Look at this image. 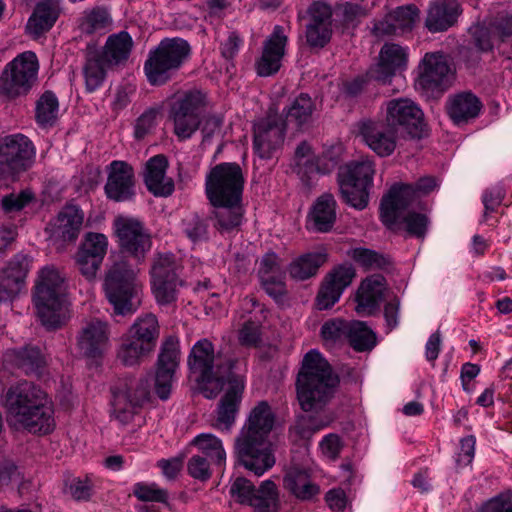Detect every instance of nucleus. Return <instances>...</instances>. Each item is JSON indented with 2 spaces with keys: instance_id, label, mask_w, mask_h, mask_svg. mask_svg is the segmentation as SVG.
I'll return each mask as SVG.
<instances>
[{
  "instance_id": "obj_1",
  "label": "nucleus",
  "mask_w": 512,
  "mask_h": 512,
  "mask_svg": "<svg viewBox=\"0 0 512 512\" xmlns=\"http://www.w3.org/2000/svg\"><path fill=\"white\" fill-rule=\"evenodd\" d=\"M274 425V414L266 401L259 402L236 438L235 448L240 463L256 476H262L275 464L267 437Z\"/></svg>"
},
{
  "instance_id": "obj_2",
  "label": "nucleus",
  "mask_w": 512,
  "mask_h": 512,
  "mask_svg": "<svg viewBox=\"0 0 512 512\" xmlns=\"http://www.w3.org/2000/svg\"><path fill=\"white\" fill-rule=\"evenodd\" d=\"M7 420L31 433L47 434L55 426L54 410L48 395L28 381L10 386L3 400Z\"/></svg>"
},
{
  "instance_id": "obj_3",
  "label": "nucleus",
  "mask_w": 512,
  "mask_h": 512,
  "mask_svg": "<svg viewBox=\"0 0 512 512\" xmlns=\"http://www.w3.org/2000/svg\"><path fill=\"white\" fill-rule=\"evenodd\" d=\"M339 382L322 354L312 349L303 358L297 377V397L305 412H319L332 399Z\"/></svg>"
},
{
  "instance_id": "obj_4",
  "label": "nucleus",
  "mask_w": 512,
  "mask_h": 512,
  "mask_svg": "<svg viewBox=\"0 0 512 512\" xmlns=\"http://www.w3.org/2000/svg\"><path fill=\"white\" fill-rule=\"evenodd\" d=\"M188 364L207 399L215 398L224 388L225 380L238 373V361L229 353L220 351L215 355L213 344L208 339H201L193 345Z\"/></svg>"
},
{
  "instance_id": "obj_5",
  "label": "nucleus",
  "mask_w": 512,
  "mask_h": 512,
  "mask_svg": "<svg viewBox=\"0 0 512 512\" xmlns=\"http://www.w3.org/2000/svg\"><path fill=\"white\" fill-rule=\"evenodd\" d=\"M65 277L54 266H45L38 273L35 285L34 305L37 316L47 329H56L65 319Z\"/></svg>"
},
{
  "instance_id": "obj_6",
  "label": "nucleus",
  "mask_w": 512,
  "mask_h": 512,
  "mask_svg": "<svg viewBox=\"0 0 512 512\" xmlns=\"http://www.w3.org/2000/svg\"><path fill=\"white\" fill-rule=\"evenodd\" d=\"M191 46L180 37L164 38L152 50L144 63L148 82L161 86L174 78L179 70L189 61Z\"/></svg>"
},
{
  "instance_id": "obj_7",
  "label": "nucleus",
  "mask_w": 512,
  "mask_h": 512,
  "mask_svg": "<svg viewBox=\"0 0 512 512\" xmlns=\"http://www.w3.org/2000/svg\"><path fill=\"white\" fill-rule=\"evenodd\" d=\"M160 336V324L153 313L139 315L122 337L117 359L125 366L139 365L156 348Z\"/></svg>"
},
{
  "instance_id": "obj_8",
  "label": "nucleus",
  "mask_w": 512,
  "mask_h": 512,
  "mask_svg": "<svg viewBox=\"0 0 512 512\" xmlns=\"http://www.w3.org/2000/svg\"><path fill=\"white\" fill-rule=\"evenodd\" d=\"M104 291L117 315L133 314L140 306L141 286L137 272L125 261L116 262L109 268Z\"/></svg>"
},
{
  "instance_id": "obj_9",
  "label": "nucleus",
  "mask_w": 512,
  "mask_h": 512,
  "mask_svg": "<svg viewBox=\"0 0 512 512\" xmlns=\"http://www.w3.org/2000/svg\"><path fill=\"white\" fill-rule=\"evenodd\" d=\"M205 110L206 96L200 90L182 91L172 96L168 118L178 140H188L196 133L202 125Z\"/></svg>"
},
{
  "instance_id": "obj_10",
  "label": "nucleus",
  "mask_w": 512,
  "mask_h": 512,
  "mask_svg": "<svg viewBox=\"0 0 512 512\" xmlns=\"http://www.w3.org/2000/svg\"><path fill=\"white\" fill-rule=\"evenodd\" d=\"M36 150L32 141L21 133L0 138V186L15 182L34 163Z\"/></svg>"
},
{
  "instance_id": "obj_11",
  "label": "nucleus",
  "mask_w": 512,
  "mask_h": 512,
  "mask_svg": "<svg viewBox=\"0 0 512 512\" xmlns=\"http://www.w3.org/2000/svg\"><path fill=\"white\" fill-rule=\"evenodd\" d=\"M245 176L235 162L217 164L207 173L205 192L210 204L242 201Z\"/></svg>"
},
{
  "instance_id": "obj_12",
  "label": "nucleus",
  "mask_w": 512,
  "mask_h": 512,
  "mask_svg": "<svg viewBox=\"0 0 512 512\" xmlns=\"http://www.w3.org/2000/svg\"><path fill=\"white\" fill-rule=\"evenodd\" d=\"M111 417L120 425L130 424L149 401V382L144 378H128L112 388Z\"/></svg>"
},
{
  "instance_id": "obj_13",
  "label": "nucleus",
  "mask_w": 512,
  "mask_h": 512,
  "mask_svg": "<svg viewBox=\"0 0 512 512\" xmlns=\"http://www.w3.org/2000/svg\"><path fill=\"white\" fill-rule=\"evenodd\" d=\"M181 272V263L171 253L158 254L154 259L150 271L151 289L159 305H170L177 300L179 288L184 284Z\"/></svg>"
},
{
  "instance_id": "obj_14",
  "label": "nucleus",
  "mask_w": 512,
  "mask_h": 512,
  "mask_svg": "<svg viewBox=\"0 0 512 512\" xmlns=\"http://www.w3.org/2000/svg\"><path fill=\"white\" fill-rule=\"evenodd\" d=\"M437 186L436 179L431 176L420 178L415 186L410 184H396L391 187L388 194L383 197L380 206V217L384 225L391 228L402 210L411 207L420 195H426Z\"/></svg>"
},
{
  "instance_id": "obj_15",
  "label": "nucleus",
  "mask_w": 512,
  "mask_h": 512,
  "mask_svg": "<svg viewBox=\"0 0 512 512\" xmlns=\"http://www.w3.org/2000/svg\"><path fill=\"white\" fill-rule=\"evenodd\" d=\"M35 53L24 52L10 61L0 75V95L12 99L27 94L37 80Z\"/></svg>"
},
{
  "instance_id": "obj_16",
  "label": "nucleus",
  "mask_w": 512,
  "mask_h": 512,
  "mask_svg": "<svg viewBox=\"0 0 512 512\" xmlns=\"http://www.w3.org/2000/svg\"><path fill=\"white\" fill-rule=\"evenodd\" d=\"M384 122L397 133L421 137L425 122L421 108L411 99L396 98L384 103Z\"/></svg>"
},
{
  "instance_id": "obj_17",
  "label": "nucleus",
  "mask_w": 512,
  "mask_h": 512,
  "mask_svg": "<svg viewBox=\"0 0 512 512\" xmlns=\"http://www.w3.org/2000/svg\"><path fill=\"white\" fill-rule=\"evenodd\" d=\"M285 131V121L277 113L269 111L254 125V152L261 159L273 158L283 145Z\"/></svg>"
},
{
  "instance_id": "obj_18",
  "label": "nucleus",
  "mask_w": 512,
  "mask_h": 512,
  "mask_svg": "<svg viewBox=\"0 0 512 512\" xmlns=\"http://www.w3.org/2000/svg\"><path fill=\"white\" fill-rule=\"evenodd\" d=\"M121 249L140 260L151 249V237L143 224L132 217L118 216L114 223Z\"/></svg>"
},
{
  "instance_id": "obj_19",
  "label": "nucleus",
  "mask_w": 512,
  "mask_h": 512,
  "mask_svg": "<svg viewBox=\"0 0 512 512\" xmlns=\"http://www.w3.org/2000/svg\"><path fill=\"white\" fill-rule=\"evenodd\" d=\"M244 389L245 380L239 373L230 376L225 380V385L222 389L225 393L216 410V418L212 424L214 428L227 432L231 430L239 412Z\"/></svg>"
},
{
  "instance_id": "obj_20",
  "label": "nucleus",
  "mask_w": 512,
  "mask_h": 512,
  "mask_svg": "<svg viewBox=\"0 0 512 512\" xmlns=\"http://www.w3.org/2000/svg\"><path fill=\"white\" fill-rule=\"evenodd\" d=\"M420 69L418 83L425 90L443 91L452 83L453 70L447 56L441 52L426 53Z\"/></svg>"
},
{
  "instance_id": "obj_21",
  "label": "nucleus",
  "mask_w": 512,
  "mask_h": 512,
  "mask_svg": "<svg viewBox=\"0 0 512 512\" xmlns=\"http://www.w3.org/2000/svg\"><path fill=\"white\" fill-rule=\"evenodd\" d=\"M179 357L178 340L168 337L161 345L155 378V390L162 400H166L170 396L174 373L179 365Z\"/></svg>"
},
{
  "instance_id": "obj_22",
  "label": "nucleus",
  "mask_w": 512,
  "mask_h": 512,
  "mask_svg": "<svg viewBox=\"0 0 512 512\" xmlns=\"http://www.w3.org/2000/svg\"><path fill=\"white\" fill-rule=\"evenodd\" d=\"M107 174L104 190L108 199L115 202H125L134 198L135 175L130 164L125 161L114 160L108 165Z\"/></svg>"
},
{
  "instance_id": "obj_23",
  "label": "nucleus",
  "mask_w": 512,
  "mask_h": 512,
  "mask_svg": "<svg viewBox=\"0 0 512 512\" xmlns=\"http://www.w3.org/2000/svg\"><path fill=\"white\" fill-rule=\"evenodd\" d=\"M365 144L380 157L390 156L396 149L397 132L385 122L363 119L357 124Z\"/></svg>"
},
{
  "instance_id": "obj_24",
  "label": "nucleus",
  "mask_w": 512,
  "mask_h": 512,
  "mask_svg": "<svg viewBox=\"0 0 512 512\" xmlns=\"http://www.w3.org/2000/svg\"><path fill=\"white\" fill-rule=\"evenodd\" d=\"M408 49L396 43H386L379 52L378 63L368 71V77L383 84L391 81L407 66Z\"/></svg>"
},
{
  "instance_id": "obj_25",
  "label": "nucleus",
  "mask_w": 512,
  "mask_h": 512,
  "mask_svg": "<svg viewBox=\"0 0 512 512\" xmlns=\"http://www.w3.org/2000/svg\"><path fill=\"white\" fill-rule=\"evenodd\" d=\"M355 270L351 265H339L324 278L316 297L319 310H326L337 303L344 290L352 283Z\"/></svg>"
},
{
  "instance_id": "obj_26",
  "label": "nucleus",
  "mask_w": 512,
  "mask_h": 512,
  "mask_svg": "<svg viewBox=\"0 0 512 512\" xmlns=\"http://www.w3.org/2000/svg\"><path fill=\"white\" fill-rule=\"evenodd\" d=\"M110 330L106 322L99 319L87 321L77 336L79 351L88 358H98L109 347Z\"/></svg>"
},
{
  "instance_id": "obj_27",
  "label": "nucleus",
  "mask_w": 512,
  "mask_h": 512,
  "mask_svg": "<svg viewBox=\"0 0 512 512\" xmlns=\"http://www.w3.org/2000/svg\"><path fill=\"white\" fill-rule=\"evenodd\" d=\"M288 37L282 26L276 25L272 34L265 40L261 57L257 60L256 72L261 77H268L281 67Z\"/></svg>"
},
{
  "instance_id": "obj_28",
  "label": "nucleus",
  "mask_w": 512,
  "mask_h": 512,
  "mask_svg": "<svg viewBox=\"0 0 512 512\" xmlns=\"http://www.w3.org/2000/svg\"><path fill=\"white\" fill-rule=\"evenodd\" d=\"M387 290L386 279L381 274L365 278L356 293V312L361 316H371L378 311Z\"/></svg>"
},
{
  "instance_id": "obj_29",
  "label": "nucleus",
  "mask_w": 512,
  "mask_h": 512,
  "mask_svg": "<svg viewBox=\"0 0 512 512\" xmlns=\"http://www.w3.org/2000/svg\"><path fill=\"white\" fill-rule=\"evenodd\" d=\"M460 14L457 0H433L427 10L425 27L432 33L446 31L456 24Z\"/></svg>"
},
{
  "instance_id": "obj_30",
  "label": "nucleus",
  "mask_w": 512,
  "mask_h": 512,
  "mask_svg": "<svg viewBox=\"0 0 512 512\" xmlns=\"http://www.w3.org/2000/svg\"><path fill=\"white\" fill-rule=\"evenodd\" d=\"M29 270V259L26 255H16L0 275V302L17 295L24 285Z\"/></svg>"
},
{
  "instance_id": "obj_31",
  "label": "nucleus",
  "mask_w": 512,
  "mask_h": 512,
  "mask_svg": "<svg viewBox=\"0 0 512 512\" xmlns=\"http://www.w3.org/2000/svg\"><path fill=\"white\" fill-rule=\"evenodd\" d=\"M168 161L164 155L151 157L145 165L144 182L155 196L167 197L174 191L173 180L166 176Z\"/></svg>"
},
{
  "instance_id": "obj_32",
  "label": "nucleus",
  "mask_w": 512,
  "mask_h": 512,
  "mask_svg": "<svg viewBox=\"0 0 512 512\" xmlns=\"http://www.w3.org/2000/svg\"><path fill=\"white\" fill-rule=\"evenodd\" d=\"M84 215L81 209L67 205L57 214L52 223V235L64 242L75 241L82 228Z\"/></svg>"
},
{
  "instance_id": "obj_33",
  "label": "nucleus",
  "mask_w": 512,
  "mask_h": 512,
  "mask_svg": "<svg viewBox=\"0 0 512 512\" xmlns=\"http://www.w3.org/2000/svg\"><path fill=\"white\" fill-rule=\"evenodd\" d=\"M336 221V201L331 194L317 198L308 215V228L325 233L332 229Z\"/></svg>"
},
{
  "instance_id": "obj_34",
  "label": "nucleus",
  "mask_w": 512,
  "mask_h": 512,
  "mask_svg": "<svg viewBox=\"0 0 512 512\" xmlns=\"http://www.w3.org/2000/svg\"><path fill=\"white\" fill-rule=\"evenodd\" d=\"M214 207L212 213L213 226L221 234L238 230L244 218L242 201L211 204Z\"/></svg>"
},
{
  "instance_id": "obj_35",
  "label": "nucleus",
  "mask_w": 512,
  "mask_h": 512,
  "mask_svg": "<svg viewBox=\"0 0 512 512\" xmlns=\"http://www.w3.org/2000/svg\"><path fill=\"white\" fill-rule=\"evenodd\" d=\"M482 104L471 92H462L448 98L446 109L451 120L459 125L478 116Z\"/></svg>"
},
{
  "instance_id": "obj_36",
  "label": "nucleus",
  "mask_w": 512,
  "mask_h": 512,
  "mask_svg": "<svg viewBox=\"0 0 512 512\" xmlns=\"http://www.w3.org/2000/svg\"><path fill=\"white\" fill-rule=\"evenodd\" d=\"M57 0H47L37 4L33 14L27 22V30L34 38H38L49 31L59 17Z\"/></svg>"
},
{
  "instance_id": "obj_37",
  "label": "nucleus",
  "mask_w": 512,
  "mask_h": 512,
  "mask_svg": "<svg viewBox=\"0 0 512 512\" xmlns=\"http://www.w3.org/2000/svg\"><path fill=\"white\" fill-rule=\"evenodd\" d=\"M133 47V40L128 32L120 31L110 35L101 52L97 54L107 65H119L127 61Z\"/></svg>"
},
{
  "instance_id": "obj_38",
  "label": "nucleus",
  "mask_w": 512,
  "mask_h": 512,
  "mask_svg": "<svg viewBox=\"0 0 512 512\" xmlns=\"http://www.w3.org/2000/svg\"><path fill=\"white\" fill-rule=\"evenodd\" d=\"M283 486L293 496L300 500H310L319 493V486L315 484L306 470L291 468L284 476Z\"/></svg>"
},
{
  "instance_id": "obj_39",
  "label": "nucleus",
  "mask_w": 512,
  "mask_h": 512,
  "mask_svg": "<svg viewBox=\"0 0 512 512\" xmlns=\"http://www.w3.org/2000/svg\"><path fill=\"white\" fill-rule=\"evenodd\" d=\"M327 261L322 251L309 252L295 258L288 266V273L295 280H307L315 276L319 268Z\"/></svg>"
},
{
  "instance_id": "obj_40",
  "label": "nucleus",
  "mask_w": 512,
  "mask_h": 512,
  "mask_svg": "<svg viewBox=\"0 0 512 512\" xmlns=\"http://www.w3.org/2000/svg\"><path fill=\"white\" fill-rule=\"evenodd\" d=\"M375 173L374 163L369 157H360L357 160L349 162L339 172V182H350L372 186Z\"/></svg>"
},
{
  "instance_id": "obj_41",
  "label": "nucleus",
  "mask_w": 512,
  "mask_h": 512,
  "mask_svg": "<svg viewBox=\"0 0 512 512\" xmlns=\"http://www.w3.org/2000/svg\"><path fill=\"white\" fill-rule=\"evenodd\" d=\"M6 360L15 364L26 374L39 372L45 364L44 356L39 348L33 346L7 352Z\"/></svg>"
},
{
  "instance_id": "obj_42",
  "label": "nucleus",
  "mask_w": 512,
  "mask_h": 512,
  "mask_svg": "<svg viewBox=\"0 0 512 512\" xmlns=\"http://www.w3.org/2000/svg\"><path fill=\"white\" fill-rule=\"evenodd\" d=\"M279 504V491L276 484L268 479L254 488L249 506L257 512H276Z\"/></svg>"
},
{
  "instance_id": "obj_43",
  "label": "nucleus",
  "mask_w": 512,
  "mask_h": 512,
  "mask_svg": "<svg viewBox=\"0 0 512 512\" xmlns=\"http://www.w3.org/2000/svg\"><path fill=\"white\" fill-rule=\"evenodd\" d=\"M59 116V101L55 93L45 91L36 101L35 120L40 127H52Z\"/></svg>"
},
{
  "instance_id": "obj_44",
  "label": "nucleus",
  "mask_w": 512,
  "mask_h": 512,
  "mask_svg": "<svg viewBox=\"0 0 512 512\" xmlns=\"http://www.w3.org/2000/svg\"><path fill=\"white\" fill-rule=\"evenodd\" d=\"M111 67L97 54L89 55L83 66L85 89L88 93L95 92L104 83L107 69Z\"/></svg>"
},
{
  "instance_id": "obj_45",
  "label": "nucleus",
  "mask_w": 512,
  "mask_h": 512,
  "mask_svg": "<svg viewBox=\"0 0 512 512\" xmlns=\"http://www.w3.org/2000/svg\"><path fill=\"white\" fill-rule=\"evenodd\" d=\"M111 24L112 18L109 12L101 7L85 10L79 20V28L85 34L105 32Z\"/></svg>"
},
{
  "instance_id": "obj_46",
  "label": "nucleus",
  "mask_w": 512,
  "mask_h": 512,
  "mask_svg": "<svg viewBox=\"0 0 512 512\" xmlns=\"http://www.w3.org/2000/svg\"><path fill=\"white\" fill-rule=\"evenodd\" d=\"M315 104L308 94H300L296 97L286 111V121L297 127L308 124L312 119Z\"/></svg>"
},
{
  "instance_id": "obj_47",
  "label": "nucleus",
  "mask_w": 512,
  "mask_h": 512,
  "mask_svg": "<svg viewBox=\"0 0 512 512\" xmlns=\"http://www.w3.org/2000/svg\"><path fill=\"white\" fill-rule=\"evenodd\" d=\"M192 444L210 460L221 466L226 461V452L222 441L211 433H202L194 437Z\"/></svg>"
},
{
  "instance_id": "obj_48",
  "label": "nucleus",
  "mask_w": 512,
  "mask_h": 512,
  "mask_svg": "<svg viewBox=\"0 0 512 512\" xmlns=\"http://www.w3.org/2000/svg\"><path fill=\"white\" fill-rule=\"evenodd\" d=\"M347 340L359 352L371 350L376 345L374 332L363 321H350Z\"/></svg>"
},
{
  "instance_id": "obj_49",
  "label": "nucleus",
  "mask_w": 512,
  "mask_h": 512,
  "mask_svg": "<svg viewBox=\"0 0 512 512\" xmlns=\"http://www.w3.org/2000/svg\"><path fill=\"white\" fill-rule=\"evenodd\" d=\"M339 186L342 198L346 203L359 210L367 206L370 186L351 184L350 182H339Z\"/></svg>"
},
{
  "instance_id": "obj_50",
  "label": "nucleus",
  "mask_w": 512,
  "mask_h": 512,
  "mask_svg": "<svg viewBox=\"0 0 512 512\" xmlns=\"http://www.w3.org/2000/svg\"><path fill=\"white\" fill-rule=\"evenodd\" d=\"M390 13L398 34L411 31L420 15L419 9L413 4L399 6Z\"/></svg>"
},
{
  "instance_id": "obj_51",
  "label": "nucleus",
  "mask_w": 512,
  "mask_h": 512,
  "mask_svg": "<svg viewBox=\"0 0 512 512\" xmlns=\"http://www.w3.org/2000/svg\"><path fill=\"white\" fill-rule=\"evenodd\" d=\"M133 494L142 502H156L168 505L169 493L152 482H138L133 485Z\"/></svg>"
},
{
  "instance_id": "obj_52",
  "label": "nucleus",
  "mask_w": 512,
  "mask_h": 512,
  "mask_svg": "<svg viewBox=\"0 0 512 512\" xmlns=\"http://www.w3.org/2000/svg\"><path fill=\"white\" fill-rule=\"evenodd\" d=\"M182 230L194 243L208 238V225L204 219L195 213L187 215L182 220Z\"/></svg>"
},
{
  "instance_id": "obj_53",
  "label": "nucleus",
  "mask_w": 512,
  "mask_h": 512,
  "mask_svg": "<svg viewBox=\"0 0 512 512\" xmlns=\"http://www.w3.org/2000/svg\"><path fill=\"white\" fill-rule=\"evenodd\" d=\"M348 255L366 269H382L388 264L383 255L366 248H354Z\"/></svg>"
},
{
  "instance_id": "obj_54",
  "label": "nucleus",
  "mask_w": 512,
  "mask_h": 512,
  "mask_svg": "<svg viewBox=\"0 0 512 512\" xmlns=\"http://www.w3.org/2000/svg\"><path fill=\"white\" fill-rule=\"evenodd\" d=\"M350 329V321H344L339 318L330 319L321 327V337L327 343H336L342 339H347Z\"/></svg>"
},
{
  "instance_id": "obj_55",
  "label": "nucleus",
  "mask_w": 512,
  "mask_h": 512,
  "mask_svg": "<svg viewBox=\"0 0 512 512\" xmlns=\"http://www.w3.org/2000/svg\"><path fill=\"white\" fill-rule=\"evenodd\" d=\"M405 212L406 210H402L400 217L397 218L393 225L398 221H402L410 235L423 238L427 230L428 218L421 213Z\"/></svg>"
},
{
  "instance_id": "obj_56",
  "label": "nucleus",
  "mask_w": 512,
  "mask_h": 512,
  "mask_svg": "<svg viewBox=\"0 0 512 512\" xmlns=\"http://www.w3.org/2000/svg\"><path fill=\"white\" fill-rule=\"evenodd\" d=\"M107 248L108 239L104 234L89 232L79 249L103 261Z\"/></svg>"
},
{
  "instance_id": "obj_57",
  "label": "nucleus",
  "mask_w": 512,
  "mask_h": 512,
  "mask_svg": "<svg viewBox=\"0 0 512 512\" xmlns=\"http://www.w3.org/2000/svg\"><path fill=\"white\" fill-rule=\"evenodd\" d=\"M488 29L494 38L502 42L510 39L512 37V13L497 14L489 23Z\"/></svg>"
},
{
  "instance_id": "obj_58",
  "label": "nucleus",
  "mask_w": 512,
  "mask_h": 512,
  "mask_svg": "<svg viewBox=\"0 0 512 512\" xmlns=\"http://www.w3.org/2000/svg\"><path fill=\"white\" fill-rule=\"evenodd\" d=\"M67 493L76 501H88L92 497L94 484L90 478H74L66 485Z\"/></svg>"
},
{
  "instance_id": "obj_59",
  "label": "nucleus",
  "mask_w": 512,
  "mask_h": 512,
  "mask_svg": "<svg viewBox=\"0 0 512 512\" xmlns=\"http://www.w3.org/2000/svg\"><path fill=\"white\" fill-rule=\"evenodd\" d=\"M332 422V417L329 415H323L320 419H317L314 416H302L299 420L295 428L297 432L302 437H308L312 433L321 430L322 428L328 426Z\"/></svg>"
},
{
  "instance_id": "obj_60",
  "label": "nucleus",
  "mask_w": 512,
  "mask_h": 512,
  "mask_svg": "<svg viewBox=\"0 0 512 512\" xmlns=\"http://www.w3.org/2000/svg\"><path fill=\"white\" fill-rule=\"evenodd\" d=\"M255 486L253 483L241 476L236 477L230 485V495L237 502L249 505Z\"/></svg>"
},
{
  "instance_id": "obj_61",
  "label": "nucleus",
  "mask_w": 512,
  "mask_h": 512,
  "mask_svg": "<svg viewBox=\"0 0 512 512\" xmlns=\"http://www.w3.org/2000/svg\"><path fill=\"white\" fill-rule=\"evenodd\" d=\"M331 26L322 24H308L306 40L311 47H324L331 38Z\"/></svg>"
},
{
  "instance_id": "obj_62",
  "label": "nucleus",
  "mask_w": 512,
  "mask_h": 512,
  "mask_svg": "<svg viewBox=\"0 0 512 512\" xmlns=\"http://www.w3.org/2000/svg\"><path fill=\"white\" fill-rule=\"evenodd\" d=\"M33 199V193L29 190L21 191L19 194H9L0 201V207L6 213L22 210Z\"/></svg>"
},
{
  "instance_id": "obj_63",
  "label": "nucleus",
  "mask_w": 512,
  "mask_h": 512,
  "mask_svg": "<svg viewBox=\"0 0 512 512\" xmlns=\"http://www.w3.org/2000/svg\"><path fill=\"white\" fill-rule=\"evenodd\" d=\"M261 339L259 321L249 318L246 320L238 332V340L243 346H257Z\"/></svg>"
},
{
  "instance_id": "obj_64",
  "label": "nucleus",
  "mask_w": 512,
  "mask_h": 512,
  "mask_svg": "<svg viewBox=\"0 0 512 512\" xmlns=\"http://www.w3.org/2000/svg\"><path fill=\"white\" fill-rule=\"evenodd\" d=\"M158 114V109L150 108L140 115L134 126L135 138L143 139L146 135L152 132L156 127Z\"/></svg>"
}]
</instances>
